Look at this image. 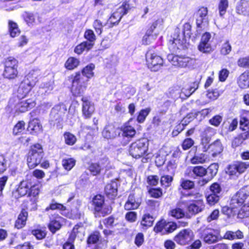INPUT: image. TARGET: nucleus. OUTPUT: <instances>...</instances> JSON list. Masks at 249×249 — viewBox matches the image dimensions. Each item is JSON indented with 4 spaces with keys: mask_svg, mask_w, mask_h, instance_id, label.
Here are the masks:
<instances>
[{
    "mask_svg": "<svg viewBox=\"0 0 249 249\" xmlns=\"http://www.w3.org/2000/svg\"><path fill=\"white\" fill-rule=\"evenodd\" d=\"M86 88L83 77L79 73H76L72 78L71 91L75 96L82 94Z\"/></svg>",
    "mask_w": 249,
    "mask_h": 249,
    "instance_id": "6e6552de",
    "label": "nucleus"
},
{
    "mask_svg": "<svg viewBox=\"0 0 249 249\" xmlns=\"http://www.w3.org/2000/svg\"><path fill=\"white\" fill-rule=\"evenodd\" d=\"M215 130L210 127H206L202 133V141L203 143H208L211 138L215 134Z\"/></svg>",
    "mask_w": 249,
    "mask_h": 249,
    "instance_id": "72a5a7b5",
    "label": "nucleus"
},
{
    "mask_svg": "<svg viewBox=\"0 0 249 249\" xmlns=\"http://www.w3.org/2000/svg\"><path fill=\"white\" fill-rule=\"evenodd\" d=\"M193 174L196 177H203L207 173V169L201 166L194 167L192 169Z\"/></svg>",
    "mask_w": 249,
    "mask_h": 249,
    "instance_id": "a19ab883",
    "label": "nucleus"
},
{
    "mask_svg": "<svg viewBox=\"0 0 249 249\" xmlns=\"http://www.w3.org/2000/svg\"><path fill=\"white\" fill-rule=\"evenodd\" d=\"M200 234V238L208 244L215 243L222 239L220 230L218 229L207 228L202 230Z\"/></svg>",
    "mask_w": 249,
    "mask_h": 249,
    "instance_id": "39448f33",
    "label": "nucleus"
},
{
    "mask_svg": "<svg viewBox=\"0 0 249 249\" xmlns=\"http://www.w3.org/2000/svg\"><path fill=\"white\" fill-rule=\"evenodd\" d=\"M79 60L73 57H71L66 61L65 66L66 69L71 70L77 67L79 65Z\"/></svg>",
    "mask_w": 249,
    "mask_h": 249,
    "instance_id": "c9c22d12",
    "label": "nucleus"
},
{
    "mask_svg": "<svg viewBox=\"0 0 249 249\" xmlns=\"http://www.w3.org/2000/svg\"><path fill=\"white\" fill-rule=\"evenodd\" d=\"M129 9V4L126 2H124L122 6L119 7L116 11L112 14L109 18V21L112 24L118 23L122 17L127 13Z\"/></svg>",
    "mask_w": 249,
    "mask_h": 249,
    "instance_id": "f8f14e48",
    "label": "nucleus"
},
{
    "mask_svg": "<svg viewBox=\"0 0 249 249\" xmlns=\"http://www.w3.org/2000/svg\"><path fill=\"white\" fill-rule=\"evenodd\" d=\"M94 68L95 66L92 63H90L87 65L83 69L82 71L83 75L82 76H85L88 78H91L94 75L93 70L94 69Z\"/></svg>",
    "mask_w": 249,
    "mask_h": 249,
    "instance_id": "4c0bfd02",
    "label": "nucleus"
},
{
    "mask_svg": "<svg viewBox=\"0 0 249 249\" xmlns=\"http://www.w3.org/2000/svg\"><path fill=\"white\" fill-rule=\"evenodd\" d=\"M173 181V177L169 175H162L160 178V183L165 187L169 186Z\"/></svg>",
    "mask_w": 249,
    "mask_h": 249,
    "instance_id": "603ef678",
    "label": "nucleus"
},
{
    "mask_svg": "<svg viewBox=\"0 0 249 249\" xmlns=\"http://www.w3.org/2000/svg\"><path fill=\"white\" fill-rule=\"evenodd\" d=\"M5 67L17 68L18 67V61L12 56L7 57L5 61Z\"/></svg>",
    "mask_w": 249,
    "mask_h": 249,
    "instance_id": "a18cd8bd",
    "label": "nucleus"
},
{
    "mask_svg": "<svg viewBox=\"0 0 249 249\" xmlns=\"http://www.w3.org/2000/svg\"><path fill=\"white\" fill-rule=\"evenodd\" d=\"M107 165H100L98 163H92L89 167V170L91 173L95 176L99 174L104 168H107Z\"/></svg>",
    "mask_w": 249,
    "mask_h": 249,
    "instance_id": "ea45409f",
    "label": "nucleus"
},
{
    "mask_svg": "<svg viewBox=\"0 0 249 249\" xmlns=\"http://www.w3.org/2000/svg\"><path fill=\"white\" fill-rule=\"evenodd\" d=\"M208 12L207 7H201L196 13V24L197 28L200 30H204L208 26Z\"/></svg>",
    "mask_w": 249,
    "mask_h": 249,
    "instance_id": "1a4fd4ad",
    "label": "nucleus"
},
{
    "mask_svg": "<svg viewBox=\"0 0 249 249\" xmlns=\"http://www.w3.org/2000/svg\"><path fill=\"white\" fill-rule=\"evenodd\" d=\"M40 89L46 93H50L53 89V82H44L40 85Z\"/></svg>",
    "mask_w": 249,
    "mask_h": 249,
    "instance_id": "864d4df0",
    "label": "nucleus"
},
{
    "mask_svg": "<svg viewBox=\"0 0 249 249\" xmlns=\"http://www.w3.org/2000/svg\"><path fill=\"white\" fill-rule=\"evenodd\" d=\"M191 26L188 22L184 24L183 26V31L182 33H180V30L177 28L175 30V33L173 36V39L169 40V43L171 45L174 51L180 49L184 42V38L190 36Z\"/></svg>",
    "mask_w": 249,
    "mask_h": 249,
    "instance_id": "f257e3e1",
    "label": "nucleus"
},
{
    "mask_svg": "<svg viewBox=\"0 0 249 249\" xmlns=\"http://www.w3.org/2000/svg\"><path fill=\"white\" fill-rule=\"evenodd\" d=\"M41 129L42 126L38 119H34L29 122L27 129L31 134L36 133Z\"/></svg>",
    "mask_w": 249,
    "mask_h": 249,
    "instance_id": "bb28decb",
    "label": "nucleus"
},
{
    "mask_svg": "<svg viewBox=\"0 0 249 249\" xmlns=\"http://www.w3.org/2000/svg\"><path fill=\"white\" fill-rule=\"evenodd\" d=\"M27 217V212L24 210H22L15 222V227L18 229L23 228L26 224Z\"/></svg>",
    "mask_w": 249,
    "mask_h": 249,
    "instance_id": "a878e982",
    "label": "nucleus"
},
{
    "mask_svg": "<svg viewBox=\"0 0 249 249\" xmlns=\"http://www.w3.org/2000/svg\"><path fill=\"white\" fill-rule=\"evenodd\" d=\"M40 72L37 70H32L26 76L23 81L28 82V84L34 87L37 81L38 76Z\"/></svg>",
    "mask_w": 249,
    "mask_h": 249,
    "instance_id": "b1692460",
    "label": "nucleus"
},
{
    "mask_svg": "<svg viewBox=\"0 0 249 249\" xmlns=\"http://www.w3.org/2000/svg\"><path fill=\"white\" fill-rule=\"evenodd\" d=\"M120 134V129L112 124L106 125L102 131L103 137L107 139H113Z\"/></svg>",
    "mask_w": 249,
    "mask_h": 249,
    "instance_id": "f3484780",
    "label": "nucleus"
},
{
    "mask_svg": "<svg viewBox=\"0 0 249 249\" xmlns=\"http://www.w3.org/2000/svg\"><path fill=\"white\" fill-rule=\"evenodd\" d=\"M146 64L152 71H157L162 66V58L152 51L149 50L145 55Z\"/></svg>",
    "mask_w": 249,
    "mask_h": 249,
    "instance_id": "423d86ee",
    "label": "nucleus"
},
{
    "mask_svg": "<svg viewBox=\"0 0 249 249\" xmlns=\"http://www.w3.org/2000/svg\"><path fill=\"white\" fill-rule=\"evenodd\" d=\"M43 151L42 146L38 143L31 147L27 156V164L29 168H34L40 163L43 157Z\"/></svg>",
    "mask_w": 249,
    "mask_h": 249,
    "instance_id": "7ed1b4c3",
    "label": "nucleus"
},
{
    "mask_svg": "<svg viewBox=\"0 0 249 249\" xmlns=\"http://www.w3.org/2000/svg\"><path fill=\"white\" fill-rule=\"evenodd\" d=\"M93 26L97 34L100 35L102 32L103 25L100 20L96 19L93 24Z\"/></svg>",
    "mask_w": 249,
    "mask_h": 249,
    "instance_id": "774afa93",
    "label": "nucleus"
},
{
    "mask_svg": "<svg viewBox=\"0 0 249 249\" xmlns=\"http://www.w3.org/2000/svg\"><path fill=\"white\" fill-rule=\"evenodd\" d=\"M8 31L10 35L12 37H15L19 35L20 31L18 27V24L12 21H9L8 22Z\"/></svg>",
    "mask_w": 249,
    "mask_h": 249,
    "instance_id": "473e14b6",
    "label": "nucleus"
},
{
    "mask_svg": "<svg viewBox=\"0 0 249 249\" xmlns=\"http://www.w3.org/2000/svg\"><path fill=\"white\" fill-rule=\"evenodd\" d=\"M210 191L211 194L220 196L221 192V188L219 184L217 183H214L210 186Z\"/></svg>",
    "mask_w": 249,
    "mask_h": 249,
    "instance_id": "69168bd1",
    "label": "nucleus"
},
{
    "mask_svg": "<svg viewBox=\"0 0 249 249\" xmlns=\"http://www.w3.org/2000/svg\"><path fill=\"white\" fill-rule=\"evenodd\" d=\"M211 35L209 33H205L201 37V41L198 46V50L204 53H209L212 51L210 43Z\"/></svg>",
    "mask_w": 249,
    "mask_h": 249,
    "instance_id": "dca6fc26",
    "label": "nucleus"
},
{
    "mask_svg": "<svg viewBox=\"0 0 249 249\" xmlns=\"http://www.w3.org/2000/svg\"><path fill=\"white\" fill-rule=\"evenodd\" d=\"M122 131V136L124 138H126L128 142H129L131 138H132L136 134V130L131 126L127 125L122 127L120 129Z\"/></svg>",
    "mask_w": 249,
    "mask_h": 249,
    "instance_id": "393cba45",
    "label": "nucleus"
},
{
    "mask_svg": "<svg viewBox=\"0 0 249 249\" xmlns=\"http://www.w3.org/2000/svg\"><path fill=\"white\" fill-rule=\"evenodd\" d=\"M219 166L217 163L211 164L207 169L208 177L212 179L217 174Z\"/></svg>",
    "mask_w": 249,
    "mask_h": 249,
    "instance_id": "c03bdc74",
    "label": "nucleus"
},
{
    "mask_svg": "<svg viewBox=\"0 0 249 249\" xmlns=\"http://www.w3.org/2000/svg\"><path fill=\"white\" fill-rule=\"evenodd\" d=\"M238 217L244 218L249 216V204H245L242 207L237 213Z\"/></svg>",
    "mask_w": 249,
    "mask_h": 249,
    "instance_id": "49530a36",
    "label": "nucleus"
},
{
    "mask_svg": "<svg viewBox=\"0 0 249 249\" xmlns=\"http://www.w3.org/2000/svg\"><path fill=\"white\" fill-rule=\"evenodd\" d=\"M187 195L188 196H194V198L198 199L193 201L188 205L187 211L190 214L195 215L201 213L204 210L205 205L204 201L202 199H198L201 196L199 193H196L194 195L188 194Z\"/></svg>",
    "mask_w": 249,
    "mask_h": 249,
    "instance_id": "0eeeda50",
    "label": "nucleus"
},
{
    "mask_svg": "<svg viewBox=\"0 0 249 249\" xmlns=\"http://www.w3.org/2000/svg\"><path fill=\"white\" fill-rule=\"evenodd\" d=\"M151 111L149 107L142 109L137 116V120L139 123H142L145 120L146 117L149 114Z\"/></svg>",
    "mask_w": 249,
    "mask_h": 249,
    "instance_id": "37998d69",
    "label": "nucleus"
},
{
    "mask_svg": "<svg viewBox=\"0 0 249 249\" xmlns=\"http://www.w3.org/2000/svg\"><path fill=\"white\" fill-rule=\"evenodd\" d=\"M28 82L22 81L20 83L18 90V96L23 98L25 97L33 88V86L29 85Z\"/></svg>",
    "mask_w": 249,
    "mask_h": 249,
    "instance_id": "4be33fe9",
    "label": "nucleus"
},
{
    "mask_svg": "<svg viewBox=\"0 0 249 249\" xmlns=\"http://www.w3.org/2000/svg\"><path fill=\"white\" fill-rule=\"evenodd\" d=\"M117 183L116 181H111L105 188V192L108 197L113 199L117 195Z\"/></svg>",
    "mask_w": 249,
    "mask_h": 249,
    "instance_id": "412c9836",
    "label": "nucleus"
},
{
    "mask_svg": "<svg viewBox=\"0 0 249 249\" xmlns=\"http://www.w3.org/2000/svg\"><path fill=\"white\" fill-rule=\"evenodd\" d=\"M167 59L172 65L177 68L192 69L196 65L195 59L183 55L169 54L167 55Z\"/></svg>",
    "mask_w": 249,
    "mask_h": 249,
    "instance_id": "f03ea898",
    "label": "nucleus"
},
{
    "mask_svg": "<svg viewBox=\"0 0 249 249\" xmlns=\"http://www.w3.org/2000/svg\"><path fill=\"white\" fill-rule=\"evenodd\" d=\"M49 228L53 233L58 230L61 228V224L57 220H52L48 225Z\"/></svg>",
    "mask_w": 249,
    "mask_h": 249,
    "instance_id": "6e6d98bb",
    "label": "nucleus"
},
{
    "mask_svg": "<svg viewBox=\"0 0 249 249\" xmlns=\"http://www.w3.org/2000/svg\"><path fill=\"white\" fill-rule=\"evenodd\" d=\"M238 84L242 89H245L249 87V74L248 72H245L239 76Z\"/></svg>",
    "mask_w": 249,
    "mask_h": 249,
    "instance_id": "2f4dec72",
    "label": "nucleus"
},
{
    "mask_svg": "<svg viewBox=\"0 0 249 249\" xmlns=\"http://www.w3.org/2000/svg\"><path fill=\"white\" fill-rule=\"evenodd\" d=\"M181 186L184 189H191L195 186L194 182L190 180L181 179Z\"/></svg>",
    "mask_w": 249,
    "mask_h": 249,
    "instance_id": "052dcab7",
    "label": "nucleus"
},
{
    "mask_svg": "<svg viewBox=\"0 0 249 249\" xmlns=\"http://www.w3.org/2000/svg\"><path fill=\"white\" fill-rule=\"evenodd\" d=\"M39 189L37 185H33L31 181V187H30L29 191L28 193L29 196H33L36 197L39 194Z\"/></svg>",
    "mask_w": 249,
    "mask_h": 249,
    "instance_id": "0e129e2a",
    "label": "nucleus"
},
{
    "mask_svg": "<svg viewBox=\"0 0 249 249\" xmlns=\"http://www.w3.org/2000/svg\"><path fill=\"white\" fill-rule=\"evenodd\" d=\"M82 112L86 118H89L91 117L94 111V107L93 105L86 98L83 97Z\"/></svg>",
    "mask_w": 249,
    "mask_h": 249,
    "instance_id": "6ab92c4d",
    "label": "nucleus"
},
{
    "mask_svg": "<svg viewBox=\"0 0 249 249\" xmlns=\"http://www.w3.org/2000/svg\"><path fill=\"white\" fill-rule=\"evenodd\" d=\"M32 234L36 236V239L41 240L45 238L46 232L45 230L36 229L32 231Z\"/></svg>",
    "mask_w": 249,
    "mask_h": 249,
    "instance_id": "bf43d9fd",
    "label": "nucleus"
},
{
    "mask_svg": "<svg viewBox=\"0 0 249 249\" xmlns=\"http://www.w3.org/2000/svg\"><path fill=\"white\" fill-rule=\"evenodd\" d=\"M171 215L176 218H182L184 215V211L179 208H177L171 210L170 212Z\"/></svg>",
    "mask_w": 249,
    "mask_h": 249,
    "instance_id": "5fc2aeb1",
    "label": "nucleus"
},
{
    "mask_svg": "<svg viewBox=\"0 0 249 249\" xmlns=\"http://www.w3.org/2000/svg\"><path fill=\"white\" fill-rule=\"evenodd\" d=\"M209 148L213 157H216L223 150V146L219 140L215 141L210 145Z\"/></svg>",
    "mask_w": 249,
    "mask_h": 249,
    "instance_id": "5701e85b",
    "label": "nucleus"
},
{
    "mask_svg": "<svg viewBox=\"0 0 249 249\" xmlns=\"http://www.w3.org/2000/svg\"><path fill=\"white\" fill-rule=\"evenodd\" d=\"M62 165L67 170H70L75 165V160L72 158L63 160Z\"/></svg>",
    "mask_w": 249,
    "mask_h": 249,
    "instance_id": "de8ad7c7",
    "label": "nucleus"
},
{
    "mask_svg": "<svg viewBox=\"0 0 249 249\" xmlns=\"http://www.w3.org/2000/svg\"><path fill=\"white\" fill-rule=\"evenodd\" d=\"M25 123L23 121H19L13 128V134L17 135L21 133L25 129Z\"/></svg>",
    "mask_w": 249,
    "mask_h": 249,
    "instance_id": "8fccbe9b",
    "label": "nucleus"
},
{
    "mask_svg": "<svg viewBox=\"0 0 249 249\" xmlns=\"http://www.w3.org/2000/svg\"><path fill=\"white\" fill-rule=\"evenodd\" d=\"M64 137L66 143L68 145H72L76 141L75 136L70 132L65 133Z\"/></svg>",
    "mask_w": 249,
    "mask_h": 249,
    "instance_id": "09e8293b",
    "label": "nucleus"
},
{
    "mask_svg": "<svg viewBox=\"0 0 249 249\" xmlns=\"http://www.w3.org/2000/svg\"><path fill=\"white\" fill-rule=\"evenodd\" d=\"M160 23V20H157L154 22L149 28L147 30L145 34L142 37V43L143 45H148L155 40L157 37L156 35H153L154 30L157 28Z\"/></svg>",
    "mask_w": 249,
    "mask_h": 249,
    "instance_id": "4468645a",
    "label": "nucleus"
},
{
    "mask_svg": "<svg viewBox=\"0 0 249 249\" xmlns=\"http://www.w3.org/2000/svg\"><path fill=\"white\" fill-rule=\"evenodd\" d=\"M141 203V200L139 198H135L134 196L131 194L129 196L124 205V209L126 210L136 209L139 207Z\"/></svg>",
    "mask_w": 249,
    "mask_h": 249,
    "instance_id": "aec40b11",
    "label": "nucleus"
},
{
    "mask_svg": "<svg viewBox=\"0 0 249 249\" xmlns=\"http://www.w3.org/2000/svg\"><path fill=\"white\" fill-rule=\"evenodd\" d=\"M222 121V117L220 115H215L209 120L211 124L218 126Z\"/></svg>",
    "mask_w": 249,
    "mask_h": 249,
    "instance_id": "338daca9",
    "label": "nucleus"
},
{
    "mask_svg": "<svg viewBox=\"0 0 249 249\" xmlns=\"http://www.w3.org/2000/svg\"><path fill=\"white\" fill-rule=\"evenodd\" d=\"M33 178L32 175H27L25 179L20 181L17 189V192L18 194V197L23 196L29 193L30 187H31V180Z\"/></svg>",
    "mask_w": 249,
    "mask_h": 249,
    "instance_id": "2eb2a0df",
    "label": "nucleus"
},
{
    "mask_svg": "<svg viewBox=\"0 0 249 249\" xmlns=\"http://www.w3.org/2000/svg\"><path fill=\"white\" fill-rule=\"evenodd\" d=\"M229 2L228 0H220L218 6L220 16L222 17L226 14Z\"/></svg>",
    "mask_w": 249,
    "mask_h": 249,
    "instance_id": "79ce46f5",
    "label": "nucleus"
},
{
    "mask_svg": "<svg viewBox=\"0 0 249 249\" xmlns=\"http://www.w3.org/2000/svg\"><path fill=\"white\" fill-rule=\"evenodd\" d=\"M112 208L111 206L104 204L100 207L99 211L95 210L94 214L96 217L105 216L111 213Z\"/></svg>",
    "mask_w": 249,
    "mask_h": 249,
    "instance_id": "7c9ffc66",
    "label": "nucleus"
},
{
    "mask_svg": "<svg viewBox=\"0 0 249 249\" xmlns=\"http://www.w3.org/2000/svg\"><path fill=\"white\" fill-rule=\"evenodd\" d=\"M177 229V225L173 222H167L165 220L159 221L155 225L154 231L156 232H160L162 234L171 233Z\"/></svg>",
    "mask_w": 249,
    "mask_h": 249,
    "instance_id": "9b49d317",
    "label": "nucleus"
},
{
    "mask_svg": "<svg viewBox=\"0 0 249 249\" xmlns=\"http://www.w3.org/2000/svg\"><path fill=\"white\" fill-rule=\"evenodd\" d=\"M36 15L31 13H26L24 16V20L28 25H33L35 21Z\"/></svg>",
    "mask_w": 249,
    "mask_h": 249,
    "instance_id": "680f3d73",
    "label": "nucleus"
},
{
    "mask_svg": "<svg viewBox=\"0 0 249 249\" xmlns=\"http://www.w3.org/2000/svg\"><path fill=\"white\" fill-rule=\"evenodd\" d=\"M194 237V233L190 229H185L179 232L175 237V241L178 244L184 245L191 242Z\"/></svg>",
    "mask_w": 249,
    "mask_h": 249,
    "instance_id": "ddd939ff",
    "label": "nucleus"
},
{
    "mask_svg": "<svg viewBox=\"0 0 249 249\" xmlns=\"http://www.w3.org/2000/svg\"><path fill=\"white\" fill-rule=\"evenodd\" d=\"M84 36L86 38L89 42L92 43L94 44V42L96 39L95 36L91 30H87L84 34Z\"/></svg>",
    "mask_w": 249,
    "mask_h": 249,
    "instance_id": "e2e57ef3",
    "label": "nucleus"
},
{
    "mask_svg": "<svg viewBox=\"0 0 249 249\" xmlns=\"http://www.w3.org/2000/svg\"><path fill=\"white\" fill-rule=\"evenodd\" d=\"M66 111V107L63 104L55 106L52 109L50 113V123L51 124L54 125L56 124L59 123L62 120V117Z\"/></svg>",
    "mask_w": 249,
    "mask_h": 249,
    "instance_id": "9d476101",
    "label": "nucleus"
},
{
    "mask_svg": "<svg viewBox=\"0 0 249 249\" xmlns=\"http://www.w3.org/2000/svg\"><path fill=\"white\" fill-rule=\"evenodd\" d=\"M231 50V46L229 41H226L222 45L221 49V53L223 55H227L230 53Z\"/></svg>",
    "mask_w": 249,
    "mask_h": 249,
    "instance_id": "13d9d810",
    "label": "nucleus"
},
{
    "mask_svg": "<svg viewBox=\"0 0 249 249\" xmlns=\"http://www.w3.org/2000/svg\"><path fill=\"white\" fill-rule=\"evenodd\" d=\"M236 164L239 174L242 173L249 167V162H236Z\"/></svg>",
    "mask_w": 249,
    "mask_h": 249,
    "instance_id": "4d7b16f0",
    "label": "nucleus"
},
{
    "mask_svg": "<svg viewBox=\"0 0 249 249\" xmlns=\"http://www.w3.org/2000/svg\"><path fill=\"white\" fill-rule=\"evenodd\" d=\"M92 204L94 206V211H99L100 207L105 204L104 197L100 195H96L93 198Z\"/></svg>",
    "mask_w": 249,
    "mask_h": 249,
    "instance_id": "e433bc0d",
    "label": "nucleus"
},
{
    "mask_svg": "<svg viewBox=\"0 0 249 249\" xmlns=\"http://www.w3.org/2000/svg\"><path fill=\"white\" fill-rule=\"evenodd\" d=\"M93 44L88 41H84L78 45L74 49V52L78 54H81L84 51H89L91 49Z\"/></svg>",
    "mask_w": 249,
    "mask_h": 249,
    "instance_id": "c756f323",
    "label": "nucleus"
},
{
    "mask_svg": "<svg viewBox=\"0 0 249 249\" xmlns=\"http://www.w3.org/2000/svg\"><path fill=\"white\" fill-rule=\"evenodd\" d=\"M220 196H217L213 194H210L206 196L207 203L210 206H213L216 204L219 200Z\"/></svg>",
    "mask_w": 249,
    "mask_h": 249,
    "instance_id": "3c124183",
    "label": "nucleus"
},
{
    "mask_svg": "<svg viewBox=\"0 0 249 249\" xmlns=\"http://www.w3.org/2000/svg\"><path fill=\"white\" fill-rule=\"evenodd\" d=\"M148 140L146 138L138 140L133 142L129 149V154L134 158L143 156L148 150Z\"/></svg>",
    "mask_w": 249,
    "mask_h": 249,
    "instance_id": "20e7f679",
    "label": "nucleus"
},
{
    "mask_svg": "<svg viewBox=\"0 0 249 249\" xmlns=\"http://www.w3.org/2000/svg\"><path fill=\"white\" fill-rule=\"evenodd\" d=\"M190 161L194 164H202L209 161V158L206 154L196 153Z\"/></svg>",
    "mask_w": 249,
    "mask_h": 249,
    "instance_id": "c85d7f7f",
    "label": "nucleus"
},
{
    "mask_svg": "<svg viewBox=\"0 0 249 249\" xmlns=\"http://www.w3.org/2000/svg\"><path fill=\"white\" fill-rule=\"evenodd\" d=\"M248 197L245 196L243 194L238 191L236 194L233 196L231 199V204L233 206L241 205Z\"/></svg>",
    "mask_w": 249,
    "mask_h": 249,
    "instance_id": "cd10ccee",
    "label": "nucleus"
},
{
    "mask_svg": "<svg viewBox=\"0 0 249 249\" xmlns=\"http://www.w3.org/2000/svg\"><path fill=\"white\" fill-rule=\"evenodd\" d=\"M18 74L17 68L5 67L3 75L6 78L12 79L15 78L17 76Z\"/></svg>",
    "mask_w": 249,
    "mask_h": 249,
    "instance_id": "f704fd0d",
    "label": "nucleus"
},
{
    "mask_svg": "<svg viewBox=\"0 0 249 249\" xmlns=\"http://www.w3.org/2000/svg\"><path fill=\"white\" fill-rule=\"evenodd\" d=\"M35 105V101L32 99H29L26 100H23L16 105V110L20 112H24L29 109L33 108Z\"/></svg>",
    "mask_w": 249,
    "mask_h": 249,
    "instance_id": "a211bd4d",
    "label": "nucleus"
},
{
    "mask_svg": "<svg viewBox=\"0 0 249 249\" xmlns=\"http://www.w3.org/2000/svg\"><path fill=\"white\" fill-rule=\"evenodd\" d=\"M154 221V218L149 214H144L141 221V225L146 228L152 226Z\"/></svg>",
    "mask_w": 249,
    "mask_h": 249,
    "instance_id": "58836bf2",
    "label": "nucleus"
}]
</instances>
